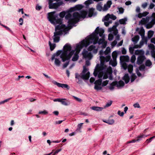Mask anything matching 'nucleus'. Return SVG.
Listing matches in <instances>:
<instances>
[{"label": "nucleus", "mask_w": 155, "mask_h": 155, "mask_svg": "<svg viewBox=\"0 0 155 155\" xmlns=\"http://www.w3.org/2000/svg\"><path fill=\"white\" fill-rule=\"evenodd\" d=\"M145 59L146 58L144 56H139L137 58V63L138 64H141Z\"/></svg>", "instance_id": "18"}, {"label": "nucleus", "mask_w": 155, "mask_h": 155, "mask_svg": "<svg viewBox=\"0 0 155 155\" xmlns=\"http://www.w3.org/2000/svg\"><path fill=\"white\" fill-rule=\"evenodd\" d=\"M60 102H61L62 104L65 106L68 105L70 104V102L68 100L65 98H61Z\"/></svg>", "instance_id": "21"}, {"label": "nucleus", "mask_w": 155, "mask_h": 155, "mask_svg": "<svg viewBox=\"0 0 155 155\" xmlns=\"http://www.w3.org/2000/svg\"><path fill=\"white\" fill-rule=\"evenodd\" d=\"M123 80H124L126 83H127L129 81L130 78L128 74H126L124 77Z\"/></svg>", "instance_id": "26"}, {"label": "nucleus", "mask_w": 155, "mask_h": 155, "mask_svg": "<svg viewBox=\"0 0 155 155\" xmlns=\"http://www.w3.org/2000/svg\"><path fill=\"white\" fill-rule=\"evenodd\" d=\"M91 109L93 110H96L97 111H100L102 110L103 109V108L101 107L94 106L91 107Z\"/></svg>", "instance_id": "27"}, {"label": "nucleus", "mask_w": 155, "mask_h": 155, "mask_svg": "<svg viewBox=\"0 0 155 155\" xmlns=\"http://www.w3.org/2000/svg\"><path fill=\"white\" fill-rule=\"evenodd\" d=\"M149 14V12H144L142 13H140L136 15V17L139 18H141L143 17H145Z\"/></svg>", "instance_id": "22"}, {"label": "nucleus", "mask_w": 155, "mask_h": 155, "mask_svg": "<svg viewBox=\"0 0 155 155\" xmlns=\"http://www.w3.org/2000/svg\"><path fill=\"white\" fill-rule=\"evenodd\" d=\"M102 6L103 4L102 2L98 3L96 6L97 9L99 11H103V8Z\"/></svg>", "instance_id": "24"}, {"label": "nucleus", "mask_w": 155, "mask_h": 155, "mask_svg": "<svg viewBox=\"0 0 155 155\" xmlns=\"http://www.w3.org/2000/svg\"><path fill=\"white\" fill-rule=\"evenodd\" d=\"M74 97V99H75L77 101H79V102L82 101V100L81 99L78 98L76 97Z\"/></svg>", "instance_id": "59"}, {"label": "nucleus", "mask_w": 155, "mask_h": 155, "mask_svg": "<svg viewBox=\"0 0 155 155\" xmlns=\"http://www.w3.org/2000/svg\"><path fill=\"white\" fill-rule=\"evenodd\" d=\"M103 67L101 68V69H103L106 68V70L105 71H101L100 68V65L99 64H97L95 67L94 72V75L95 77L97 76L99 78H102L104 79L107 78L109 76V79L112 80V77L111 76L112 73V69L111 67H108L107 65H104L103 66Z\"/></svg>", "instance_id": "5"}, {"label": "nucleus", "mask_w": 155, "mask_h": 155, "mask_svg": "<svg viewBox=\"0 0 155 155\" xmlns=\"http://www.w3.org/2000/svg\"><path fill=\"white\" fill-rule=\"evenodd\" d=\"M145 68V66L144 65H141L139 68V69L140 71H143Z\"/></svg>", "instance_id": "51"}, {"label": "nucleus", "mask_w": 155, "mask_h": 155, "mask_svg": "<svg viewBox=\"0 0 155 155\" xmlns=\"http://www.w3.org/2000/svg\"><path fill=\"white\" fill-rule=\"evenodd\" d=\"M117 42L116 40L114 41L111 44V45L112 47H114L115 45H116Z\"/></svg>", "instance_id": "47"}, {"label": "nucleus", "mask_w": 155, "mask_h": 155, "mask_svg": "<svg viewBox=\"0 0 155 155\" xmlns=\"http://www.w3.org/2000/svg\"><path fill=\"white\" fill-rule=\"evenodd\" d=\"M133 48H134V49L135 48H140L141 47L140 46V45H134L133 47Z\"/></svg>", "instance_id": "56"}, {"label": "nucleus", "mask_w": 155, "mask_h": 155, "mask_svg": "<svg viewBox=\"0 0 155 155\" xmlns=\"http://www.w3.org/2000/svg\"><path fill=\"white\" fill-rule=\"evenodd\" d=\"M123 43V40H122L120 43L118 44L117 45V47H119L122 45Z\"/></svg>", "instance_id": "61"}, {"label": "nucleus", "mask_w": 155, "mask_h": 155, "mask_svg": "<svg viewBox=\"0 0 155 155\" xmlns=\"http://www.w3.org/2000/svg\"><path fill=\"white\" fill-rule=\"evenodd\" d=\"M101 78L98 80H96L94 82L95 84L94 88L97 90H101L102 89V87L101 85L103 87L106 86L108 83L109 81L108 80H106L103 82L102 84V79Z\"/></svg>", "instance_id": "11"}, {"label": "nucleus", "mask_w": 155, "mask_h": 155, "mask_svg": "<svg viewBox=\"0 0 155 155\" xmlns=\"http://www.w3.org/2000/svg\"><path fill=\"white\" fill-rule=\"evenodd\" d=\"M126 52H127V51H126V49L124 48H122V54H126Z\"/></svg>", "instance_id": "53"}, {"label": "nucleus", "mask_w": 155, "mask_h": 155, "mask_svg": "<svg viewBox=\"0 0 155 155\" xmlns=\"http://www.w3.org/2000/svg\"><path fill=\"white\" fill-rule=\"evenodd\" d=\"M118 11H117V12L119 14H122L124 13V9L122 7L118 8Z\"/></svg>", "instance_id": "32"}, {"label": "nucleus", "mask_w": 155, "mask_h": 155, "mask_svg": "<svg viewBox=\"0 0 155 155\" xmlns=\"http://www.w3.org/2000/svg\"><path fill=\"white\" fill-rule=\"evenodd\" d=\"M112 3L111 1H107L106 4H105L103 7V11H107L109 8H110V6Z\"/></svg>", "instance_id": "17"}, {"label": "nucleus", "mask_w": 155, "mask_h": 155, "mask_svg": "<svg viewBox=\"0 0 155 155\" xmlns=\"http://www.w3.org/2000/svg\"><path fill=\"white\" fill-rule=\"evenodd\" d=\"M112 103V101H110L109 102H107L106 104L105 107H108L110 106L111 105Z\"/></svg>", "instance_id": "45"}, {"label": "nucleus", "mask_w": 155, "mask_h": 155, "mask_svg": "<svg viewBox=\"0 0 155 155\" xmlns=\"http://www.w3.org/2000/svg\"><path fill=\"white\" fill-rule=\"evenodd\" d=\"M83 123H81L80 124H79L78 125V128L77 129V130L80 131L81 130V127L82 126Z\"/></svg>", "instance_id": "38"}, {"label": "nucleus", "mask_w": 155, "mask_h": 155, "mask_svg": "<svg viewBox=\"0 0 155 155\" xmlns=\"http://www.w3.org/2000/svg\"><path fill=\"white\" fill-rule=\"evenodd\" d=\"M124 85V82L121 81H120L119 82L114 81L110 85L109 88L110 90L114 89V86H116L118 88H120L123 87Z\"/></svg>", "instance_id": "12"}, {"label": "nucleus", "mask_w": 155, "mask_h": 155, "mask_svg": "<svg viewBox=\"0 0 155 155\" xmlns=\"http://www.w3.org/2000/svg\"><path fill=\"white\" fill-rule=\"evenodd\" d=\"M148 5V3L147 2H145L143 3L142 5V7L143 8H145L147 7Z\"/></svg>", "instance_id": "48"}, {"label": "nucleus", "mask_w": 155, "mask_h": 155, "mask_svg": "<svg viewBox=\"0 0 155 155\" xmlns=\"http://www.w3.org/2000/svg\"><path fill=\"white\" fill-rule=\"evenodd\" d=\"M120 60L121 62V64L122 67L124 70H126L128 68V71L131 73L133 70V66L131 64H129L127 66L125 62H128L129 60V58L128 56L123 55L120 57Z\"/></svg>", "instance_id": "8"}, {"label": "nucleus", "mask_w": 155, "mask_h": 155, "mask_svg": "<svg viewBox=\"0 0 155 155\" xmlns=\"http://www.w3.org/2000/svg\"><path fill=\"white\" fill-rule=\"evenodd\" d=\"M71 46L69 44H66L64 47V51L61 53V51H58L56 54H54L51 57V60L53 61L54 60V64L58 67L60 66L61 64V61L60 58H61L62 61L64 62L65 61L68 60L71 58L73 54L74 51H71Z\"/></svg>", "instance_id": "4"}, {"label": "nucleus", "mask_w": 155, "mask_h": 155, "mask_svg": "<svg viewBox=\"0 0 155 155\" xmlns=\"http://www.w3.org/2000/svg\"><path fill=\"white\" fill-rule=\"evenodd\" d=\"M117 18L114 15L112 14L109 15V14H107L103 19V21H109L110 20V19H112L113 20H115Z\"/></svg>", "instance_id": "16"}, {"label": "nucleus", "mask_w": 155, "mask_h": 155, "mask_svg": "<svg viewBox=\"0 0 155 155\" xmlns=\"http://www.w3.org/2000/svg\"><path fill=\"white\" fill-rule=\"evenodd\" d=\"M112 57L113 60H110L109 64L113 66H115L117 64L116 59L117 57V53L116 51H114L112 53Z\"/></svg>", "instance_id": "13"}, {"label": "nucleus", "mask_w": 155, "mask_h": 155, "mask_svg": "<svg viewBox=\"0 0 155 155\" xmlns=\"http://www.w3.org/2000/svg\"><path fill=\"white\" fill-rule=\"evenodd\" d=\"M127 19L126 18H125L120 19L119 20V22L120 24L124 25L126 24V22L127 21Z\"/></svg>", "instance_id": "28"}, {"label": "nucleus", "mask_w": 155, "mask_h": 155, "mask_svg": "<svg viewBox=\"0 0 155 155\" xmlns=\"http://www.w3.org/2000/svg\"><path fill=\"white\" fill-rule=\"evenodd\" d=\"M19 21L20 22L19 23L20 25H22L23 24V19L21 18L19 19Z\"/></svg>", "instance_id": "57"}, {"label": "nucleus", "mask_w": 155, "mask_h": 155, "mask_svg": "<svg viewBox=\"0 0 155 155\" xmlns=\"http://www.w3.org/2000/svg\"><path fill=\"white\" fill-rule=\"evenodd\" d=\"M90 77V72L88 69L85 66L83 67V70L80 74L76 73L75 74V78L79 81L81 79L84 80H88Z\"/></svg>", "instance_id": "9"}, {"label": "nucleus", "mask_w": 155, "mask_h": 155, "mask_svg": "<svg viewBox=\"0 0 155 155\" xmlns=\"http://www.w3.org/2000/svg\"><path fill=\"white\" fill-rule=\"evenodd\" d=\"M49 8L50 9H56L63 4L61 0H48Z\"/></svg>", "instance_id": "10"}, {"label": "nucleus", "mask_w": 155, "mask_h": 155, "mask_svg": "<svg viewBox=\"0 0 155 155\" xmlns=\"http://www.w3.org/2000/svg\"><path fill=\"white\" fill-rule=\"evenodd\" d=\"M118 114L120 116L123 117L124 115V113L123 112H121L120 111L118 110L117 112Z\"/></svg>", "instance_id": "46"}, {"label": "nucleus", "mask_w": 155, "mask_h": 155, "mask_svg": "<svg viewBox=\"0 0 155 155\" xmlns=\"http://www.w3.org/2000/svg\"><path fill=\"white\" fill-rule=\"evenodd\" d=\"M135 56L134 55H133L131 57V62L132 63H134L135 62Z\"/></svg>", "instance_id": "40"}, {"label": "nucleus", "mask_w": 155, "mask_h": 155, "mask_svg": "<svg viewBox=\"0 0 155 155\" xmlns=\"http://www.w3.org/2000/svg\"><path fill=\"white\" fill-rule=\"evenodd\" d=\"M41 8V7L40 6H39L38 5H37L36 7V9L37 10H39Z\"/></svg>", "instance_id": "63"}, {"label": "nucleus", "mask_w": 155, "mask_h": 155, "mask_svg": "<svg viewBox=\"0 0 155 155\" xmlns=\"http://www.w3.org/2000/svg\"><path fill=\"white\" fill-rule=\"evenodd\" d=\"M92 0H88L84 2V4L87 6L90 4L92 3Z\"/></svg>", "instance_id": "36"}, {"label": "nucleus", "mask_w": 155, "mask_h": 155, "mask_svg": "<svg viewBox=\"0 0 155 155\" xmlns=\"http://www.w3.org/2000/svg\"><path fill=\"white\" fill-rule=\"evenodd\" d=\"M137 77L135 74H132L131 75V82H132L136 79Z\"/></svg>", "instance_id": "31"}, {"label": "nucleus", "mask_w": 155, "mask_h": 155, "mask_svg": "<svg viewBox=\"0 0 155 155\" xmlns=\"http://www.w3.org/2000/svg\"><path fill=\"white\" fill-rule=\"evenodd\" d=\"M95 81V79L93 77H91L90 79V81L91 83H93Z\"/></svg>", "instance_id": "64"}, {"label": "nucleus", "mask_w": 155, "mask_h": 155, "mask_svg": "<svg viewBox=\"0 0 155 155\" xmlns=\"http://www.w3.org/2000/svg\"><path fill=\"white\" fill-rule=\"evenodd\" d=\"M110 47H107L104 51V52L102 50H101L100 51L99 54L100 55L101 64H99L100 65L99 69H101V68L103 67V66L106 65V63L110 61V56L106 55L110 52ZM106 70V68H105L103 69H101V71H105Z\"/></svg>", "instance_id": "6"}, {"label": "nucleus", "mask_w": 155, "mask_h": 155, "mask_svg": "<svg viewBox=\"0 0 155 155\" xmlns=\"http://www.w3.org/2000/svg\"><path fill=\"white\" fill-rule=\"evenodd\" d=\"M48 112L46 110H44L43 111H40L38 113L40 114H43L44 115L47 114H48Z\"/></svg>", "instance_id": "33"}, {"label": "nucleus", "mask_w": 155, "mask_h": 155, "mask_svg": "<svg viewBox=\"0 0 155 155\" xmlns=\"http://www.w3.org/2000/svg\"><path fill=\"white\" fill-rule=\"evenodd\" d=\"M11 99V98H10L8 99H5L4 101H1L0 102V105L3 104H4L5 103L9 101Z\"/></svg>", "instance_id": "35"}, {"label": "nucleus", "mask_w": 155, "mask_h": 155, "mask_svg": "<svg viewBox=\"0 0 155 155\" xmlns=\"http://www.w3.org/2000/svg\"><path fill=\"white\" fill-rule=\"evenodd\" d=\"M145 31L143 28H141L139 31V34L141 35V37L144 36Z\"/></svg>", "instance_id": "30"}, {"label": "nucleus", "mask_w": 155, "mask_h": 155, "mask_svg": "<svg viewBox=\"0 0 155 155\" xmlns=\"http://www.w3.org/2000/svg\"><path fill=\"white\" fill-rule=\"evenodd\" d=\"M154 5L153 4L151 3L149 5V8L152 9L154 7Z\"/></svg>", "instance_id": "54"}, {"label": "nucleus", "mask_w": 155, "mask_h": 155, "mask_svg": "<svg viewBox=\"0 0 155 155\" xmlns=\"http://www.w3.org/2000/svg\"><path fill=\"white\" fill-rule=\"evenodd\" d=\"M82 54L84 58L86 60H91L92 57V55L91 53L85 50H84Z\"/></svg>", "instance_id": "14"}, {"label": "nucleus", "mask_w": 155, "mask_h": 155, "mask_svg": "<svg viewBox=\"0 0 155 155\" xmlns=\"http://www.w3.org/2000/svg\"><path fill=\"white\" fill-rule=\"evenodd\" d=\"M66 14L65 12L63 11L61 12L59 14L61 18H63L65 15Z\"/></svg>", "instance_id": "43"}, {"label": "nucleus", "mask_w": 155, "mask_h": 155, "mask_svg": "<svg viewBox=\"0 0 155 155\" xmlns=\"http://www.w3.org/2000/svg\"><path fill=\"white\" fill-rule=\"evenodd\" d=\"M139 39V35H136L132 38V40L134 42V44H136L137 43Z\"/></svg>", "instance_id": "25"}, {"label": "nucleus", "mask_w": 155, "mask_h": 155, "mask_svg": "<svg viewBox=\"0 0 155 155\" xmlns=\"http://www.w3.org/2000/svg\"><path fill=\"white\" fill-rule=\"evenodd\" d=\"M69 61L64 64L63 65V67L64 68H66L68 65L69 64Z\"/></svg>", "instance_id": "62"}, {"label": "nucleus", "mask_w": 155, "mask_h": 155, "mask_svg": "<svg viewBox=\"0 0 155 155\" xmlns=\"http://www.w3.org/2000/svg\"><path fill=\"white\" fill-rule=\"evenodd\" d=\"M152 63L149 60H147L146 62V65L147 66H150L151 65Z\"/></svg>", "instance_id": "41"}, {"label": "nucleus", "mask_w": 155, "mask_h": 155, "mask_svg": "<svg viewBox=\"0 0 155 155\" xmlns=\"http://www.w3.org/2000/svg\"><path fill=\"white\" fill-rule=\"evenodd\" d=\"M155 137V136H154L153 137H151L150 138H149L148 139H147L146 140V141L148 143L149 142H150L151 141V140Z\"/></svg>", "instance_id": "55"}, {"label": "nucleus", "mask_w": 155, "mask_h": 155, "mask_svg": "<svg viewBox=\"0 0 155 155\" xmlns=\"http://www.w3.org/2000/svg\"><path fill=\"white\" fill-rule=\"evenodd\" d=\"M114 38L113 35L111 34H109L108 35V40L109 41H111Z\"/></svg>", "instance_id": "42"}, {"label": "nucleus", "mask_w": 155, "mask_h": 155, "mask_svg": "<svg viewBox=\"0 0 155 155\" xmlns=\"http://www.w3.org/2000/svg\"><path fill=\"white\" fill-rule=\"evenodd\" d=\"M134 53L136 55H139L140 56H144V52L142 50H137L135 51Z\"/></svg>", "instance_id": "23"}, {"label": "nucleus", "mask_w": 155, "mask_h": 155, "mask_svg": "<svg viewBox=\"0 0 155 155\" xmlns=\"http://www.w3.org/2000/svg\"><path fill=\"white\" fill-rule=\"evenodd\" d=\"M94 10L95 9L92 8L89 9L88 12V17H91L96 15L97 13L94 12Z\"/></svg>", "instance_id": "19"}, {"label": "nucleus", "mask_w": 155, "mask_h": 155, "mask_svg": "<svg viewBox=\"0 0 155 155\" xmlns=\"http://www.w3.org/2000/svg\"><path fill=\"white\" fill-rule=\"evenodd\" d=\"M140 24H146V27L147 28H152L155 24V13H153L152 16L150 17L147 16L146 18H142L139 22Z\"/></svg>", "instance_id": "7"}, {"label": "nucleus", "mask_w": 155, "mask_h": 155, "mask_svg": "<svg viewBox=\"0 0 155 155\" xmlns=\"http://www.w3.org/2000/svg\"><path fill=\"white\" fill-rule=\"evenodd\" d=\"M136 12L137 13H140V8L139 6H137L136 7Z\"/></svg>", "instance_id": "52"}, {"label": "nucleus", "mask_w": 155, "mask_h": 155, "mask_svg": "<svg viewBox=\"0 0 155 155\" xmlns=\"http://www.w3.org/2000/svg\"><path fill=\"white\" fill-rule=\"evenodd\" d=\"M117 26H113L112 28L109 29V31L110 32H112L115 35H117L118 33V31L117 29Z\"/></svg>", "instance_id": "20"}, {"label": "nucleus", "mask_w": 155, "mask_h": 155, "mask_svg": "<svg viewBox=\"0 0 155 155\" xmlns=\"http://www.w3.org/2000/svg\"><path fill=\"white\" fill-rule=\"evenodd\" d=\"M49 45L50 47V49L51 51L53 50L56 46L55 44H51L50 41H49Z\"/></svg>", "instance_id": "29"}, {"label": "nucleus", "mask_w": 155, "mask_h": 155, "mask_svg": "<svg viewBox=\"0 0 155 155\" xmlns=\"http://www.w3.org/2000/svg\"><path fill=\"white\" fill-rule=\"evenodd\" d=\"M61 150V149H59L57 150L52 155H55L56 154L58 153Z\"/></svg>", "instance_id": "58"}, {"label": "nucleus", "mask_w": 155, "mask_h": 155, "mask_svg": "<svg viewBox=\"0 0 155 155\" xmlns=\"http://www.w3.org/2000/svg\"><path fill=\"white\" fill-rule=\"evenodd\" d=\"M142 38V40L144 42L146 43H147V38L144 37V36H141Z\"/></svg>", "instance_id": "44"}, {"label": "nucleus", "mask_w": 155, "mask_h": 155, "mask_svg": "<svg viewBox=\"0 0 155 155\" xmlns=\"http://www.w3.org/2000/svg\"><path fill=\"white\" fill-rule=\"evenodd\" d=\"M53 83L54 84L57 85L59 87H61L62 88H66L68 90H69L70 89V87L67 84H61L54 81H53Z\"/></svg>", "instance_id": "15"}, {"label": "nucleus", "mask_w": 155, "mask_h": 155, "mask_svg": "<svg viewBox=\"0 0 155 155\" xmlns=\"http://www.w3.org/2000/svg\"><path fill=\"white\" fill-rule=\"evenodd\" d=\"M104 31L103 29L99 28L97 27L95 30V32H93L91 35L87 37L85 40L82 41L81 43L77 45L75 50H73L74 52L72 60L73 61H77L79 58L78 54L81 50L84 47L87 46L91 43H93L94 45H91L88 48L89 51H92L94 54L97 53L98 51V47L94 45L97 43L100 45L102 48H105L107 45V42L104 39V36L103 35ZM71 49V51H72Z\"/></svg>", "instance_id": "1"}, {"label": "nucleus", "mask_w": 155, "mask_h": 155, "mask_svg": "<svg viewBox=\"0 0 155 155\" xmlns=\"http://www.w3.org/2000/svg\"><path fill=\"white\" fill-rule=\"evenodd\" d=\"M114 121L113 119H110L109 120L107 121V122H106V123H107L109 124H112L114 123Z\"/></svg>", "instance_id": "34"}, {"label": "nucleus", "mask_w": 155, "mask_h": 155, "mask_svg": "<svg viewBox=\"0 0 155 155\" xmlns=\"http://www.w3.org/2000/svg\"><path fill=\"white\" fill-rule=\"evenodd\" d=\"M153 34V32L152 31H150L148 32V37L149 38H151Z\"/></svg>", "instance_id": "39"}, {"label": "nucleus", "mask_w": 155, "mask_h": 155, "mask_svg": "<svg viewBox=\"0 0 155 155\" xmlns=\"http://www.w3.org/2000/svg\"><path fill=\"white\" fill-rule=\"evenodd\" d=\"M63 120H59L58 121H56L55 122V124H61Z\"/></svg>", "instance_id": "60"}, {"label": "nucleus", "mask_w": 155, "mask_h": 155, "mask_svg": "<svg viewBox=\"0 0 155 155\" xmlns=\"http://www.w3.org/2000/svg\"><path fill=\"white\" fill-rule=\"evenodd\" d=\"M134 106L135 108H140V106L139 104L138 103H137L135 104H134L133 105Z\"/></svg>", "instance_id": "50"}, {"label": "nucleus", "mask_w": 155, "mask_h": 155, "mask_svg": "<svg viewBox=\"0 0 155 155\" xmlns=\"http://www.w3.org/2000/svg\"><path fill=\"white\" fill-rule=\"evenodd\" d=\"M104 22V25L106 26H108L109 24L112 23V21L111 20H109V21H105Z\"/></svg>", "instance_id": "37"}, {"label": "nucleus", "mask_w": 155, "mask_h": 155, "mask_svg": "<svg viewBox=\"0 0 155 155\" xmlns=\"http://www.w3.org/2000/svg\"><path fill=\"white\" fill-rule=\"evenodd\" d=\"M83 8L81 5H78L75 6L70 8L68 11V13L65 15V18L68 20V26H72L78 22L81 18H84L87 15V13L84 10H82L79 13L77 12H75L71 15L70 13L73 12L79 11Z\"/></svg>", "instance_id": "3"}, {"label": "nucleus", "mask_w": 155, "mask_h": 155, "mask_svg": "<svg viewBox=\"0 0 155 155\" xmlns=\"http://www.w3.org/2000/svg\"><path fill=\"white\" fill-rule=\"evenodd\" d=\"M129 51L130 53L131 54H133L134 51V49L133 47H130L129 48Z\"/></svg>", "instance_id": "49"}, {"label": "nucleus", "mask_w": 155, "mask_h": 155, "mask_svg": "<svg viewBox=\"0 0 155 155\" xmlns=\"http://www.w3.org/2000/svg\"><path fill=\"white\" fill-rule=\"evenodd\" d=\"M55 12H53L48 13V18L49 21L54 25L58 24L55 26V32H54V35L53 36V39L54 42H58L60 40V35L67 33V31L71 28H69L66 26L65 25L62 24L61 18H57V16L54 14Z\"/></svg>", "instance_id": "2"}]
</instances>
